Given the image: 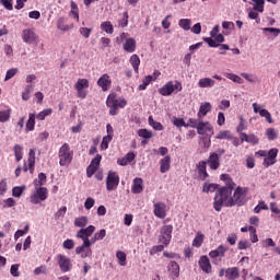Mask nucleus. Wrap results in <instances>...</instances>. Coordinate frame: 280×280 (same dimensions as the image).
<instances>
[{
    "label": "nucleus",
    "mask_w": 280,
    "mask_h": 280,
    "mask_svg": "<svg viewBox=\"0 0 280 280\" xmlns=\"http://www.w3.org/2000/svg\"><path fill=\"white\" fill-rule=\"evenodd\" d=\"M100 163H102V154H96V156L91 161L90 165L100 170Z\"/></svg>",
    "instance_id": "61"
},
{
    "label": "nucleus",
    "mask_w": 280,
    "mask_h": 280,
    "mask_svg": "<svg viewBox=\"0 0 280 280\" xmlns=\"http://www.w3.org/2000/svg\"><path fill=\"white\" fill-rule=\"evenodd\" d=\"M165 203L159 202L154 203V210L153 213L156 218H160L161 220H164L166 218L167 213L165 212Z\"/></svg>",
    "instance_id": "21"
},
{
    "label": "nucleus",
    "mask_w": 280,
    "mask_h": 280,
    "mask_svg": "<svg viewBox=\"0 0 280 280\" xmlns=\"http://www.w3.org/2000/svg\"><path fill=\"white\" fill-rule=\"evenodd\" d=\"M93 207H95V199H93L92 197L86 198L84 202V208L89 211L93 209Z\"/></svg>",
    "instance_id": "60"
},
{
    "label": "nucleus",
    "mask_w": 280,
    "mask_h": 280,
    "mask_svg": "<svg viewBox=\"0 0 280 280\" xmlns=\"http://www.w3.org/2000/svg\"><path fill=\"white\" fill-rule=\"evenodd\" d=\"M47 182V175H45V173H39L38 174V182H34L35 183V187H43V185H45V183Z\"/></svg>",
    "instance_id": "49"
},
{
    "label": "nucleus",
    "mask_w": 280,
    "mask_h": 280,
    "mask_svg": "<svg viewBox=\"0 0 280 280\" xmlns=\"http://www.w3.org/2000/svg\"><path fill=\"white\" fill-rule=\"evenodd\" d=\"M79 32L83 38H89L91 36V33L93 32V28L81 27Z\"/></svg>",
    "instance_id": "59"
},
{
    "label": "nucleus",
    "mask_w": 280,
    "mask_h": 280,
    "mask_svg": "<svg viewBox=\"0 0 280 280\" xmlns=\"http://www.w3.org/2000/svg\"><path fill=\"white\" fill-rule=\"evenodd\" d=\"M226 150L219 149L217 152L210 153L209 158L206 162L207 165H209L210 170H219L220 167V156H222Z\"/></svg>",
    "instance_id": "7"
},
{
    "label": "nucleus",
    "mask_w": 280,
    "mask_h": 280,
    "mask_svg": "<svg viewBox=\"0 0 280 280\" xmlns=\"http://www.w3.org/2000/svg\"><path fill=\"white\" fill-rule=\"evenodd\" d=\"M22 40L27 45H32L38 42V35L34 32V28H25L22 32Z\"/></svg>",
    "instance_id": "14"
},
{
    "label": "nucleus",
    "mask_w": 280,
    "mask_h": 280,
    "mask_svg": "<svg viewBox=\"0 0 280 280\" xmlns=\"http://www.w3.org/2000/svg\"><path fill=\"white\" fill-rule=\"evenodd\" d=\"M149 126H151L153 130H163V125L154 120L152 116H149Z\"/></svg>",
    "instance_id": "44"
},
{
    "label": "nucleus",
    "mask_w": 280,
    "mask_h": 280,
    "mask_svg": "<svg viewBox=\"0 0 280 280\" xmlns=\"http://www.w3.org/2000/svg\"><path fill=\"white\" fill-rule=\"evenodd\" d=\"M131 67L133 68L136 73H139V65H141V59L139 55H132L129 59Z\"/></svg>",
    "instance_id": "33"
},
{
    "label": "nucleus",
    "mask_w": 280,
    "mask_h": 280,
    "mask_svg": "<svg viewBox=\"0 0 280 280\" xmlns=\"http://www.w3.org/2000/svg\"><path fill=\"white\" fill-rule=\"evenodd\" d=\"M119 187V175L115 171H109L106 177L107 191H115Z\"/></svg>",
    "instance_id": "9"
},
{
    "label": "nucleus",
    "mask_w": 280,
    "mask_h": 280,
    "mask_svg": "<svg viewBox=\"0 0 280 280\" xmlns=\"http://www.w3.org/2000/svg\"><path fill=\"white\" fill-rule=\"evenodd\" d=\"M198 174L201 180H207L209 178V173H207V162L200 161L197 165Z\"/></svg>",
    "instance_id": "25"
},
{
    "label": "nucleus",
    "mask_w": 280,
    "mask_h": 280,
    "mask_svg": "<svg viewBox=\"0 0 280 280\" xmlns=\"http://www.w3.org/2000/svg\"><path fill=\"white\" fill-rule=\"evenodd\" d=\"M153 78L152 75H147L143 78L142 83L139 85V91H145L148 86H150V83L152 82Z\"/></svg>",
    "instance_id": "42"
},
{
    "label": "nucleus",
    "mask_w": 280,
    "mask_h": 280,
    "mask_svg": "<svg viewBox=\"0 0 280 280\" xmlns=\"http://www.w3.org/2000/svg\"><path fill=\"white\" fill-rule=\"evenodd\" d=\"M174 231V225L168 224L164 225L161 229V242L164 246H170V242H172V233Z\"/></svg>",
    "instance_id": "12"
},
{
    "label": "nucleus",
    "mask_w": 280,
    "mask_h": 280,
    "mask_svg": "<svg viewBox=\"0 0 280 280\" xmlns=\"http://www.w3.org/2000/svg\"><path fill=\"white\" fill-rule=\"evenodd\" d=\"M57 261L61 272H71V269L73 268V265L71 264V258L59 254L57 255Z\"/></svg>",
    "instance_id": "10"
},
{
    "label": "nucleus",
    "mask_w": 280,
    "mask_h": 280,
    "mask_svg": "<svg viewBox=\"0 0 280 280\" xmlns=\"http://www.w3.org/2000/svg\"><path fill=\"white\" fill-rule=\"evenodd\" d=\"M203 242H205V234H202L201 232H197V235L192 241V246H195V248H200Z\"/></svg>",
    "instance_id": "35"
},
{
    "label": "nucleus",
    "mask_w": 280,
    "mask_h": 280,
    "mask_svg": "<svg viewBox=\"0 0 280 280\" xmlns=\"http://www.w3.org/2000/svg\"><path fill=\"white\" fill-rule=\"evenodd\" d=\"M89 224V218L88 217H79L74 219V226L78 229H84Z\"/></svg>",
    "instance_id": "38"
},
{
    "label": "nucleus",
    "mask_w": 280,
    "mask_h": 280,
    "mask_svg": "<svg viewBox=\"0 0 280 280\" xmlns=\"http://www.w3.org/2000/svg\"><path fill=\"white\" fill-rule=\"evenodd\" d=\"M67 213V206L61 207L55 214V219L60 220V218H65Z\"/></svg>",
    "instance_id": "63"
},
{
    "label": "nucleus",
    "mask_w": 280,
    "mask_h": 280,
    "mask_svg": "<svg viewBox=\"0 0 280 280\" xmlns=\"http://www.w3.org/2000/svg\"><path fill=\"white\" fill-rule=\"evenodd\" d=\"M59 156V165L61 167H67V165H71V161H73V150H71V147L69 143H63L58 152Z\"/></svg>",
    "instance_id": "3"
},
{
    "label": "nucleus",
    "mask_w": 280,
    "mask_h": 280,
    "mask_svg": "<svg viewBox=\"0 0 280 280\" xmlns=\"http://www.w3.org/2000/svg\"><path fill=\"white\" fill-rule=\"evenodd\" d=\"M27 163L28 167L24 164L23 172L30 171L31 174H34V167L36 165V152H34V149H30Z\"/></svg>",
    "instance_id": "15"
},
{
    "label": "nucleus",
    "mask_w": 280,
    "mask_h": 280,
    "mask_svg": "<svg viewBox=\"0 0 280 280\" xmlns=\"http://www.w3.org/2000/svg\"><path fill=\"white\" fill-rule=\"evenodd\" d=\"M213 135V126H211V122L202 120L199 122L197 127V135Z\"/></svg>",
    "instance_id": "16"
},
{
    "label": "nucleus",
    "mask_w": 280,
    "mask_h": 280,
    "mask_svg": "<svg viewBox=\"0 0 280 280\" xmlns=\"http://www.w3.org/2000/svg\"><path fill=\"white\" fill-rule=\"evenodd\" d=\"M220 180H224L225 186L221 187V189H235V183L231 178L230 174H221Z\"/></svg>",
    "instance_id": "28"
},
{
    "label": "nucleus",
    "mask_w": 280,
    "mask_h": 280,
    "mask_svg": "<svg viewBox=\"0 0 280 280\" xmlns=\"http://www.w3.org/2000/svg\"><path fill=\"white\" fill-rule=\"evenodd\" d=\"M34 275L38 276V275H47V266L42 265L37 268L34 269Z\"/></svg>",
    "instance_id": "64"
},
{
    "label": "nucleus",
    "mask_w": 280,
    "mask_h": 280,
    "mask_svg": "<svg viewBox=\"0 0 280 280\" xmlns=\"http://www.w3.org/2000/svg\"><path fill=\"white\" fill-rule=\"evenodd\" d=\"M178 25L182 27V30H185V32H189V30H191V20L182 19L179 20Z\"/></svg>",
    "instance_id": "41"
},
{
    "label": "nucleus",
    "mask_w": 280,
    "mask_h": 280,
    "mask_svg": "<svg viewBox=\"0 0 280 280\" xmlns=\"http://www.w3.org/2000/svg\"><path fill=\"white\" fill-rule=\"evenodd\" d=\"M253 109L254 113H259L260 117H265L266 121H268V124H272V115L270 114V112H268V109H260L259 105L257 103H253Z\"/></svg>",
    "instance_id": "18"
},
{
    "label": "nucleus",
    "mask_w": 280,
    "mask_h": 280,
    "mask_svg": "<svg viewBox=\"0 0 280 280\" xmlns=\"http://www.w3.org/2000/svg\"><path fill=\"white\" fill-rule=\"evenodd\" d=\"M203 40L209 45V47H213V48L220 47V44L211 37H205Z\"/></svg>",
    "instance_id": "62"
},
{
    "label": "nucleus",
    "mask_w": 280,
    "mask_h": 280,
    "mask_svg": "<svg viewBox=\"0 0 280 280\" xmlns=\"http://www.w3.org/2000/svg\"><path fill=\"white\" fill-rule=\"evenodd\" d=\"M131 191H132V194H141V191H143V179L142 178L137 177L133 179Z\"/></svg>",
    "instance_id": "31"
},
{
    "label": "nucleus",
    "mask_w": 280,
    "mask_h": 280,
    "mask_svg": "<svg viewBox=\"0 0 280 280\" xmlns=\"http://www.w3.org/2000/svg\"><path fill=\"white\" fill-rule=\"evenodd\" d=\"M200 121H201L200 118L198 119L189 118L186 126H188V128H196V130H198V126H200Z\"/></svg>",
    "instance_id": "52"
},
{
    "label": "nucleus",
    "mask_w": 280,
    "mask_h": 280,
    "mask_svg": "<svg viewBox=\"0 0 280 280\" xmlns=\"http://www.w3.org/2000/svg\"><path fill=\"white\" fill-rule=\"evenodd\" d=\"M16 73H19V69H16V68H12V69L8 70L4 81L8 82V80H12V78H14Z\"/></svg>",
    "instance_id": "58"
},
{
    "label": "nucleus",
    "mask_w": 280,
    "mask_h": 280,
    "mask_svg": "<svg viewBox=\"0 0 280 280\" xmlns=\"http://www.w3.org/2000/svg\"><path fill=\"white\" fill-rule=\"evenodd\" d=\"M240 139L242 142L246 141V143H252L253 145H257L259 143V138H257L255 133L247 135L246 132H241Z\"/></svg>",
    "instance_id": "20"
},
{
    "label": "nucleus",
    "mask_w": 280,
    "mask_h": 280,
    "mask_svg": "<svg viewBox=\"0 0 280 280\" xmlns=\"http://www.w3.org/2000/svg\"><path fill=\"white\" fill-rule=\"evenodd\" d=\"M228 80H232V82H235L236 84H243L244 80L240 78V75L234 73H228L226 74Z\"/></svg>",
    "instance_id": "54"
},
{
    "label": "nucleus",
    "mask_w": 280,
    "mask_h": 280,
    "mask_svg": "<svg viewBox=\"0 0 280 280\" xmlns=\"http://www.w3.org/2000/svg\"><path fill=\"white\" fill-rule=\"evenodd\" d=\"M36 128V114H28L26 121L25 132H32Z\"/></svg>",
    "instance_id": "30"
},
{
    "label": "nucleus",
    "mask_w": 280,
    "mask_h": 280,
    "mask_svg": "<svg viewBox=\"0 0 280 280\" xmlns=\"http://www.w3.org/2000/svg\"><path fill=\"white\" fill-rule=\"evenodd\" d=\"M215 189H218L217 184H207V183H205L203 187H202L203 194H209V191L213 192V191H215Z\"/></svg>",
    "instance_id": "48"
},
{
    "label": "nucleus",
    "mask_w": 280,
    "mask_h": 280,
    "mask_svg": "<svg viewBox=\"0 0 280 280\" xmlns=\"http://www.w3.org/2000/svg\"><path fill=\"white\" fill-rule=\"evenodd\" d=\"M51 113H54V109L51 108L44 109L37 114L36 119H38L39 121H45V117H49Z\"/></svg>",
    "instance_id": "43"
},
{
    "label": "nucleus",
    "mask_w": 280,
    "mask_h": 280,
    "mask_svg": "<svg viewBox=\"0 0 280 280\" xmlns=\"http://www.w3.org/2000/svg\"><path fill=\"white\" fill-rule=\"evenodd\" d=\"M229 252V247L224 245H219L215 249L209 252V257L212 259V264L214 266H220L222 264V259L226 257V253Z\"/></svg>",
    "instance_id": "5"
},
{
    "label": "nucleus",
    "mask_w": 280,
    "mask_h": 280,
    "mask_svg": "<svg viewBox=\"0 0 280 280\" xmlns=\"http://www.w3.org/2000/svg\"><path fill=\"white\" fill-rule=\"evenodd\" d=\"M138 136H140L142 139H152L153 137L152 131L148 129L138 130Z\"/></svg>",
    "instance_id": "51"
},
{
    "label": "nucleus",
    "mask_w": 280,
    "mask_h": 280,
    "mask_svg": "<svg viewBox=\"0 0 280 280\" xmlns=\"http://www.w3.org/2000/svg\"><path fill=\"white\" fill-rule=\"evenodd\" d=\"M113 84V81H110V75L108 74H103L98 80H97V86L102 89V91H108L110 89V85Z\"/></svg>",
    "instance_id": "19"
},
{
    "label": "nucleus",
    "mask_w": 280,
    "mask_h": 280,
    "mask_svg": "<svg viewBox=\"0 0 280 280\" xmlns=\"http://www.w3.org/2000/svg\"><path fill=\"white\" fill-rule=\"evenodd\" d=\"M246 194H248V188H242L241 186L235 189L234 195L233 188H219L214 196L213 209L220 212L223 207H235V205L242 207Z\"/></svg>",
    "instance_id": "1"
},
{
    "label": "nucleus",
    "mask_w": 280,
    "mask_h": 280,
    "mask_svg": "<svg viewBox=\"0 0 280 280\" xmlns=\"http://www.w3.org/2000/svg\"><path fill=\"white\" fill-rule=\"evenodd\" d=\"M279 155V149L272 148L267 152V156L262 161L264 167H270L277 163V156Z\"/></svg>",
    "instance_id": "13"
},
{
    "label": "nucleus",
    "mask_w": 280,
    "mask_h": 280,
    "mask_svg": "<svg viewBox=\"0 0 280 280\" xmlns=\"http://www.w3.org/2000/svg\"><path fill=\"white\" fill-rule=\"evenodd\" d=\"M110 141H113V135L105 136L101 142V149L108 150V143H110Z\"/></svg>",
    "instance_id": "47"
},
{
    "label": "nucleus",
    "mask_w": 280,
    "mask_h": 280,
    "mask_svg": "<svg viewBox=\"0 0 280 280\" xmlns=\"http://www.w3.org/2000/svg\"><path fill=\"white\" fill-rule=\"evenodd\" d=\"M225 279L226 280L240 279V268H237V267L228 268L225 271Z\"/></svg>",
    "instance_id": "27"
},
{
    "label": "nucleus",
    "mask_w": 280,
    "mask_h": 280,
    "mask_svg": "<svg viewBox=\"0 0 280 280\" xmlns=\"http://www.w3.org/2000/svg\"><path fill=\"white\" fill-rule=\"evenodd\" d=\"M35 191L30 197V202L32 205H40L42 202H45V200L49 196V190L45 187H35Z\"/></svg>",
    "instance_id": "6"
},
{
    "label": "nucleus",
    "mask_w": 280,
    "mask_h": 280,
    "mask_svg": "<svg viewBox=\"0 0 280 280\" xmlns=\"http://www.w3.org/2000/svg\"><path fill=\"white\" fill-rule=\"evenodd\" d=\"M198 266L205 275H212L213 272V266L211 265V260L209 259V256L202 255L199 257Z\"/></svg>",
    "instance_id": "11"
},
{
    "label": "nucleus",
    "mask_w": 280,
    "mask_h": 280,
    "mask_svg": "<svg viewBox=\"0 0 280 280\" xmlns=\"http://www.w3.org/2000/svg\"><path fill=\"white\" fill-rule=\"evenodd\" d=\"M214 85H215V81L211 78H203V79H200L198 82V86L200 89H211V86H214Z\"/></svg>",
    "instance_id": "32"
},
{
    "label": "nucleus",
    "mask_w": 280,
    "mask_h": 280,
    "mask_svg": "<svg viewBox=\"0 0 280 280\" xmlns=\"http://www.w3.org/2000/svg\"><path fill=\"white\" fill-rule=\"evenodd\" d=\"M57 28L60 30V32H69V30L73 28V24L69 25L67 18H59L57 20Z\"/></svg>",
    "instance_id": "29"
},
{
    "label": "nucleus",
    "mask_w": 280,
    "mask_h": 280,
    "mask_svg": "<svg viewBox=\"0 0 280 280\" xmlns=\"http://www.w3.org/2000/svg\"><path fill=\"white\" fill-rule=\"evenodd\" d=\"M160 95L163 97H170L173 93H180L183 91V83L179 81H168L159 90Z\"/></svg>",
    "instance_id": "4"
},
{
    "label": "nucleus",
    "mask_w": 280,
    "mask_h": 280,
    "mask_svg": "<svg viewBox=\"0 0 280 280\" xmlns=\"http://www.w3.org/2000/svg\"><path fill=\"white\" fill-rule=\"evenodd\" d=\"M106 106L109 107V115L115 117L119 113V108H126L128 101L126 98H117L116 93H112L107 96Z\"/></svg>",
    "instance_id": "2"
},
{
    "label": "nucleus",
    "mask_w": 280,
    "mask_h": 280,
    "mask_svg": "<svg viewBox=\"0 0 280 280\" xmlns=\"http://www.w3.org/2000/svg\"><path fill=\"white\" fill-rule=\"evenodd\" d=\"M211 103L206 102V103H201L200 107H199V112L197 114L198 119H202V117H207L208 113H211Z\"/></svg>",
    "instance_id": "26"
},
{
    "label": "nucleus",
    "mask_w": 280,
    "mask_h": 280,
    "mask_svg": "<svg viewBox=\"0 0 280 280\" xmlns=\"http://www.w3.org/2000/svg\"><path fill=\"white\" fill-rule=\"evenodd\" d=\"M82 240V245L78 246L75 248V254L80 255V253H82V250H84V248H91L92 244H91V240L90 238H81Z\"/></svg>",
    "instance_id": "37"
},
{
    "label": "nucleus",
    "mask_w": 280,
    "mask_h": 280,
    "mask_svg": "<svg viewBox=\"0 0 280 280\" xmlns=\"http://www.w3.org/2000/svg\"><path fill=\"white\" fill-rule=\"evenodd\" d=\"M70 8H71L70 14H72L75 21H80V10L78 9V4L74 1H71Z\"/></svg>",
    "instance_id": "39"
},
{
    "label": "nucleus",
    "mask_w": 280,
    "mask_h": 280,
    "mask_svg": "<svg viewBox=\"0 0 280 280\" xmlns=\"http://www.w3.org/2000/svg\"><path fill=\"white\" fill-rule=\"evenodd\" d=\"M215 139H233V136H231V131L222 130L215 136Z\"/></svg>",
    "instance_id": "55"
},
{
    "label": "nucleus",
    "mask_w": 280,
    "mask_h": 280,
    "mask_svg": "<svg viewBox=\"0 0 280 280\" xmlns=\"http://www.w3.org/2000/svg\"><path fill=\"white\" fill-rule=\"evenodd\" d=\"M95 233V226L94 225H89L88 228H82L81 230L78 231L77 237L79 240H86L90 238L91 235Z\"/></svg>",
    "instance_id": "17"
},
{
    "label": "nucleus",
    "mask_w": 280,
    "mask_h": 280,
    "mask_svg": "<svg viewBox=\"0 0 280 280\" xmlns=\"http://www.w3.org/2000/svg\"><path fill=\"white\" fill-rule=\"evenodd\" d=\"M122 47L127 54H135L137 51V40L132 37L127 38Z\"/></svg>",
    "instance_id": "24"
},
{
    "label": "nucleus",
    "mask_w": 280,
    "mask_h": 280,
    "mask_svg": "<svg viewBox=\"0 0 280 280\" xmlns=\"http://www.w3.org/2000/svg\"><path fill=\"white\" fill-rule=\"evenodd\" d=\"M116 257L118 259V264L119 266H126V253L121 252V250H118L116 253Z\"/></svg>",
    "instance_id": "50"
},
{
    "label": "nucleus",
    "mask_w": 280,
    "mask_h": 280,
    "mask_svg": "<svg viewBox=\"0 0 280 280\" xmlns=\"http://www.w3.org/2000/svg\"><path fill=\"white\" fill-rule=\"evenodd\" d=\"M170 167H172V158L170 155H166L162 160H160L161 174H165L166 172H170Z\"/></svg>",
    "instance_id": "22"
},
{
    "label": "nucleus",
    "mask_w": 280,
    "mask_h": 280,
    "mask_svg": "<svg viewBox=\"0 0 280 280\" xmlns=\"http://www.w3.org/2000/svg\"><path fill=\"white\" fill-rule=\"evenodd\" d=\"M23 191H25V186H15L12 188V196L14 198H21V196H23Z\"/></svg>",
    "instance_id": "45"
},
{
    "label": "nucleus",
    "mask_w": 280,
    "mask_h": 280,
    "mask_svg": "<svg viewBox=\"0 0 280 280\" xmlns=\"http://www.w3.org/2000/svg\"><path fill=\"white\" fill-rule=\"evenodd\" d=\"M256 12H264V0H252Z\"/></svg>",
    "instance_id": "57"
},
{
    "label": "nucleus",
    "mask_w": 280,
    "mask_h": 280,
    "mask_svg": "<svg viewBox=\"0 0 280 280\" xmlns=\"http://www.w3.org/2000/svg\"><path fill=\"white\" fill-rule=\"evenodd\" d=\"M62 246L67 250H73V248H75V242L71 238H68L63 242Z\"/></svg>",
    "instance_id": "56"
},
{
    "label": "nucleus",
    "mask_w": 280,
    "mask_h": 280,
    "mask_svg": "<svg viewBox=\"0 0 280 280\" xmlns=\"http://www.w3.org/2000/svg\"><path fill=\"white\" fill-rule=\"evenodd\" d=\"M74 89L77 91V97L79 100H86V95H89V81L88 79H78V81L74 83Z\"/></svg>",
    "instance_id": "8"
},
{
    "label": "nucleus",
    "mask_w": 280,
    "mask_h": 280,
    "mask_svg": "<svg viewBox=\"0 0 280 280\" xmlns=\"http://www.w3.org/2000/svg\"><path fill=\"white\" fill-rule=\"evenodd\" d=\"M13 152L16 163H20L23 160V147L21 144H15L13 147Z\"/></svg>",
    "instance_id": "34"
},
{
    "label": "nucleus",
    "mask_w": 280,
    "mask_h": 280,
    "mask_svg": "<svg viewBox=\"0 0 280 280\" xmlns=\"http://www.w3.org/2000/svg\"><path fill=\"white\" fill-rule=\"evenodd\" d=\"M168 272L171 273V277H173V279H178V277H180V266L178 265V262L172 260L168 264Z\"/></svg>",
    "instance_id": "23"
},
{
    "label": "nucleus",
    "mask_w": 280,
    "mask_h": 280,
    "mask_svg": "<svg viewBox=\"0 0 280 280\" xmlns=\"http://www.w3.org/2000/svg\"><path fill=\"white\" fill-rule=\"evenodd\" d=\"M32 91H34V85L28 84L25 86L24 92L22 93V100L24 102H27V100H30V93H32Z\"/></svg>",
    "instance_id": "46"
},
{
    "label": "nucleus",
    "mask_w": 280,
    "mask_h": 280,
    "mask_svg": "<svg viewBox=\"0 0 280 280\" xmlns=\"http://www.w3.org/2000/svg\"><path fill=\"white\" fill-rule=\"evenodd\" d=\"M173 124L176 126V128H189V125H187L183 118H174Z\"/></svg>",
    "instance_id": "53"
},
{
    "label": "nucleus",
    "mask_w": 280,
    "mask_h": 280,
    "mask_svg": "<svg viewBox=\"0 0 280 280\" xmlns=\"http://www.w3.org/2000/svg\"><path fill=\"white\" fill-rule=\"evenodd\" d=\"M101 30L103 32H106V34H113L115 32V28L113 27V23L110 21H105L101 24Z\"/></svg>",
    "instance_id": "40"
},
{
    "label": "nucleus",
    "mask_w": 280,
    "mask_h": 280,
    "mask_svg": "<svg viewBox=\"0 0 280 280\" xmlns=\"http://www.w3.org/2000/svg\"><path fill=\"white\" fill-rule=\"evenodd\" d=\"M11 116H12L11 108L0 110V124H5V121H10Z\"/></svg>",
    "instance_id": "36"
}]
</instances>
